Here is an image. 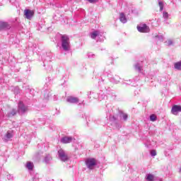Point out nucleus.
<instances>
[{
  "label": "nucleus",
  "mask_w": 181,
  "mask_h": 181,
  "mask_svg": "<svg viewBox=\"0 0 181 181\" xmlns=\"http://www.w3.org/2000/svg\"><path fill=\"white\" fill-rule=\"evenodd\" d=\"M62 49L67 52L70 49V38L67 35H62Z\"/></svg>",
  "instance_id": "obj_1"
},
{
  "label": "nucleus",
  "mask_w": 181,
  "mask_h": 181,
  "mask_svg": "<svg viewBox=\"0 0 181 181\" xmlns=\"http://www.w3.org/2000/svg\"><path fill=\"white\" fill-rule=\"evenodd\" d=\"M86 165L91 170L94 169V166L97 165V160L95 158H88L86 160Z\"/></svg>",
  "instance_id": "obj_2"
},
{
  "label": "nucleus",
  "mask_w": 181,
  "mask_h": 181,
  "mask_svg": "<svg viewBox=\"0 0 181 181\" xmlns=\"http://www.w3.org/2000/svg\"><path fill=\"white\" fill-rule=\"evenodd\" d=\"M59 158L62 160V162H66V160H69V156L66 154V152L63 149H59L58 151Z\"/></svg>",
  "instance_id": "obj_3"
},
{
  "label": "nucleus",
  "mask_w": 181,
  "mask_h": 181,
  "mask_svg": "<svg viewBox=\"0 0 181 181\" xmlns=\"http://www.w3.org/2000/svg\"><path fill=\"white\" fill-rule=\"evenodd\" d=\"M24 16H25L26 19L30 20L35 16V11L30 9H25Z\"/></svg>",
  "instance_id": "obj_4"
},
{
  "label": "nucleus",
  "mask_w": 181,
  "mask_h": 181,
  "mask_svg": "<svg viewBox=\"0 0 181 181\" xmlns=\"http://www.w3.org/2000/svg\"><path fill=\"white\" fill-rule=\"evenodd\" d=\"M137 30L141 33H148L150 29L146 24H143L142 25H138L137 26Z\"/></svg>",
  "instance_id": "obj_5"
},
{
  "label": "nucleus",
  "mask_w": 181,
  "mask_h": 181,
  "mask_svg": "<svg viewBox=\"0 0 181 181\" xmlns=\"http://www.w3.org/2000/svg\"><path fill=\"white\" fill-rule=\"evenodd\" d=\"M18 112H26V111H28V107L25 106V104H23V102L22 100H20L18 102Z\"/></svg>",
  "instance_id": "obj_6"
},
{
  "label": "nucleus",
  "mask_w": 181,
  "mask_h": 181,
  "mask_svg": "<svg viewBox=\"0 0 181 181\" xmlns=\"http://www.w3.org/2000/svg\"><path fill=\"white\" fill-rule=\"evenodd\" d=\"M171 112L172 114H173V115H177L179 112H181V106L178 105H175L171 109Z\"/></svg>",
  "instance_id": "obj_7"
},
{
  "label": "nucleus",
  "mask_w": 181,
  "mask_h": 181,
  "mask_svg": "<svg viewBox=\"0 0 181 181\" xmlns=\"http://www.w3.org/2000/svg\"><path fill=\"white\" fill-rule=\"evenodd\" d=\"M4 29H11V25L6 22H0V30H4Z\"/></svg>",
  "instance_id": "obj_8"
},
{
  "label": "nucleus",
  "mask_w": 181,
  "mask_h": 181,
  "mask_svg": "<svg viewBox=\"0 0 181 181\" xmlns=\"http://www.w3.org/2000/svg\"><path fill=\"white\" fill-rule=\"evenodd\" d=\"M73 141V137L71 136H64L61 139L62 144H70Z\"/></svg>",
  "instance_id": "obj_9"
},
{
  "label": "nucleus",
  "mask_w": 181,
  "mask_h": 181,
  "mask_svg": "<svg viewBox=\"0 0 181 181\" xmlns=\"http://www.w3.org/2000/svg\"><path fill=\"white\" fill-rule=\"evenodd\" d=\"M67 103H71V104H74L76 103H78V99L76 97L69 96L66 99Z\"/></svg>",
  "instance_id": "obj_10"
},
{
  "label": "nucleus",
  "mask_w": 181,
  "mask_h": 181,
  "mask_svg": "<svg viewBox=\"0 0 181 181\" xmlns=\"http://www.w3.org/2000/svg\"><path fill=\"white\" fill-rule=\"evenodd\" d=\"M119 21L122 23H127V17H125V14H124V13H120Z\"/></svg>",
  "instance_id": "obj_11"
},
{
  "label": "nucleus",
  "mask_w": 181,
  "mask_h": 181,
  "mask_svg": "<svg viewBox=\"0 0 181 181\" xmlns=\"http://www.w3.org/2000/svg\"><path fill=\"white\" fill-rule=\"evenodd\" d=\"M33 163L27 162L26 168H28V170H33Z\"/></svg>",
  "instance_id": "obj_12"
},
{
  "label": "nucleus",
  "mask_w": 181,
  "mask_h": 181,
  "mask_svg": "<svg viewBox=\"0 0 181 181\" xmlns=\"http://www.w3.org/2000/svg\"><path fill=\"white\" fill-rule=\"evenodd\" d=\"M146 180L148 181H154L155 180V176L152 174H148L146 177Z\"/></svg>",
  "instance_id": "obj_13"
},
{
  "label": "nucleus",
  "mask_w": 181,
  "mask_h": 181,
  "mask_svg": "<svg viewBox=\"0 0 181 181\" xmlns=\"http://www.w3.org/2000/svg\"><path fill=\"white\" fill-rule=\"evenodd\" d=\"M174 66L177 70H181V61L176 62Z\"/></svg>",
  "instance_id": "obj_14"
},
{
  "label": "nucleus",
  "mask_w": 181,
  "mask_h": 181,
  "mask_svg": "<svg viewBox=\"0 0 181 181\" xmlns=\"http://www.w3.org/2000/svg\"><path fill=\"white\" fill-rule=\"evenodd\" d=\"M97 36H98V31H94L92 34H91V37L93 39H95V37H97Z\"/></svg>",
  "instance_id": "obj_15"
},
{
  "label": "nucleus",
  "mask_w": 181,
  "mask_h": 181,
  "mask_svg": "<svg viewBox=\"0 0 181 181\" xmlns=\"http://www.w3.org/2000/svg\"><path fill=\"white\" fill-rule=\"evenodd\" d=\"M156 116L155 115H151L150 116V121H152L153 122H154V121H156Z\"/></svg>",
  "instance_id": "obj_16"
},
{
  "label": "nucleus",
  "mask_w": 181,
  "mask_h": 181,
  "mask_svg": "<svg viewBox=\"0 0 181 181\" xmlns=\"http://www.w3.org/2000/svg\"><path fill=\"white\" fill-rule=\"evenodd\" d=\"M158 5L160 6V12H162V11H163V2L159 1Z\"/></svg>",
  "instance_id": "obj_17"
},
{
  "label": "nucleus",
  "mask_w": 181,
  "mask_h": 181,
  "mask_svg": "<svg viewBox=\"0 0 181 181\" xmlns=\"http://www.w3.org/2000/svg\"><path fill=\"white\" fill-rule=\"evenodd\" d=\"M12 136H13L12 133L7 132V133L6 134V137L8 139H10V138H12Z\"/></svg>",
  "instance_id": "obj_18"
},
{
  "label": "nucleus",
  "mask_w": 181,
  "mask_h": 181,
  "mask_svg": "<svg viewBox=\"0 0 181 181\" xmlns=\"http://www.w3.org/2000/svg\"><path fill=\"white\" fill-rule=\"evenodd\" d=\"M122 117L123 119H124V121H127V119H128V115H127L125 113H122Z\"/></svg>",
  "instance_id": "obj_19"
},
{
  "label": "nucleus",
  "mask_w": 181,
  "mask_h": 181,
  "mask_svg": "<svg viewBox=\"0 0 181 181\" xmlns=\"http://www.w3.org/2000/svg\"><path fill=\"white\" fill-rule=\"evenodd\" d=\"M163 16L165 19H168L169 18V13H168V12H163Z\"/></svg>",
  "instance_id": "obj_20"
},
{
  "label": "nucleus",
  "mask_w": 181,
  "mask_h": 181,
  "mask_svg": "<svg viewBox=\"0 0 181 181\" xmlns=\"http://www.w3.org/2000/svg\"><path fill=\"white\" fill-rule=\"evenodd\" d=\"M151 156H156V150H152L151 151Z\"/></svg>",
  "instance_id": "obj_21"
},
{
  "label": "nucleus",
  "mask_w": 181,
  "mask_h": 181,
  "mask_svg": "<svg viewBox=\"0 0 181 181\" xmlns=\"http://www.w3.org/2000/svg\"><path fill=\"white\" fill-rule=\"evenodd\" d=\"M166 43H167L168 46H170L173 45V42H172V40H169L166 42Z\"/></svg>",
  "instance_id": "obj_22"
},
{
  "label": "nucleus",
  "mask_w": 181,
  "mask_h": 181,
  "mask_svg": "<svg viewBox=\"0 0 181 181\" xmlns=\"http://www.w3.org/2000/svg\"><path fill=\"white\" fill-rule=\"evenodd\" d=\"M11 115H16V110H13L11 112Z\"/></svg>",
  "instance_id": "obj_23"
},
{
  "label": "nucleus",
  "mask_w": 181,
  "mask_h": 181,
  "mask_svg": "<svg viewBox=\"0 0 181 181\" xmlns=\"http://www.w3.org/2000/svg\"><path fill=\"white\" fill-rule=\"evenodd\" d=\"M88 2H90V4H93L94 2H97V1H98V0H88Z\"/></svg>",
  "instance_id": "obj_24"
}]
</instances>
